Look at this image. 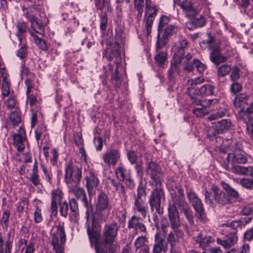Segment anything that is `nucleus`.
Returning <instances> with one entry per match:
<instances>
[{"label": "nucleus", "mask_w": 253, "mask_h": 253, "mask_svg": "<svg viewBox=\"0 0 253 253\" xmlns=\"http://www.w3.org/2000/svg\"><path fill=\"white\" fill-rule=\"evenodd\" d=\"M213 101L214 100H208L207 101H206V104L204 105V107L195 108L193 109V113L198 117H204L208 113V110L206 108V107L207 106L209 107Z\"/></svg>", "instance_id": "obj_36"}, {"label": "nucleus", "mask_w": 253, "mask_h": 253, "mask_svg": "<svg viewBox=\"0 0 253 253\" xmlns=\"http://www.w3.org/2000/svg\"><path fill=\"white\" fill-rule=\"evenodd\" d=\"M84 180L85 181V187L89 196L92 195L94 190L99 184V179L97 174L91 170L85 172Z\"/></svg>", "instance_id": "obj_11"}, {"label": "nucleus", "mask_w": 253, "mask_h": 253, "mask_svg": "<svg viewBox=\"0 0 253 253\" xmlns=\"http://www.w3.org/2000/svg\"><path fill=\"white\" fill-rule=\"evenodd\" d=\"M154 19H153V16H147L145 19L144 25L145 29L144 31L146 32L147 36L149 35L151 33L152 24Z\"/></svg>", "instance_id": "obj_51"}, {"label": "nucleus", "mask_w": 253, "mask_h": 253, "mask_svg": "<svg viewBox=\"0 0 253 253\" xmlns=\"http://www.w3.org/2000/svg\"><path fill=\"white\" fill-rule=\"evenodd\" d=\"M127 157L131 165L138 163V156L133 151H128L127 153Z\"/></svg>", "instance_id": "obj_63"}, {"label": "nucleus", "mask_w": 253, "mask_h": 253, "mask_svg": "<svg viewBox=\"0 0 253 253\" xmlns=\"http://www.w3.org/2000/svg\"><path fill=\"white\" fill-rule=\"evenodd\" d=\"M223 165L224 166L225 169H227L228 171L236 174H243V166L236 165L230 167L228 165V162L227 163L225 162H224Z\"/></svg>", "instance_id": "obj_45"}, {"label": "nucleus", "mask_w": 253, "mask_h": 253, "mask_svg": "<svg viewBox=\"0 0 253 253\" xmlns=\"http://www.w3.org/2000/svg\"><path fill=\"white\" fill-rule=\"evenodd\" d=\"M126 169L125 168L123 164L120 163L115 170V173L117 179L121 181H124L127 177V175L126 174Z\"/></svg>", "instance_id": "obj_38"}, {"label": "nucleus", "mask_w": 253, "mask_h": 253, "mask_svg": "<svg viewBox=\"0 0 253 253\" xmlns=\"http://www.w3.org/2000/svg\"><path fill=\"white\" fill-rule=\"evenodd\" d=\"M181 212H183L191 226L194 225L193 216L190 211V208L187 203L177 207Z\"/></svg>", "instance_id": "obj_32"}, {"label": "nucleus", "mask_w": 253, "mask_h": 253, "mask_svg": "<svg viewBox=\"0 0 253 253\" xmlns=\"http://www.w3.org/2000/svg\"><path fill=\"white\" fill-rule=\"evenodd\" d=\"M224 226L227 228L230 227L234 230H237L239 228H242V226H243L240 219L234 220L230 222L227 223L226 224H224Z\"/></svg>", "instance_id": "obj_56"}, {"label": "nucleus", "mask_w": 253, "mask_h": 253, "mask_svg": "<svg viewBox=\"0 0 253 253\" xmlns=\"http://www.w3.org/2000/svg\"><path fill=\"white\" fill-rule=\"evenodd\" d=\"M238 241L236 232L233 231L226 235L223 239L217 238L216 242L218 245L222 246L224 249H229L234 246Z\"/></svg>", "instance_id": "obj_17"}, {"label": "nucleus", "mask_w": 253, "mask_h": 253, "mask_svg": "<svg viewBox=\"0 0 253 253\" xmlns=\"http://www.w3.org/2000/svg\"><path fill=\"white\" fill-rule=\"evenodd\" d=\"M188 42L185 39L179 41L178 43L174 47V54L172 57L181 60V56L184 55L185 50L187 49Z\"/></svg>", "instance_id": "obj_25"}, {"label": "nucleus", "mask_w": 253, "mask_h": 253, "mask_svg": "<svg viewBox=\"0 0 253 253\" xmlns=\"http://www.w3.org/2000/svg\"><path fill=\"white\" fill-rule=\"evenodd\" d=\"M168 249V244L165 240L161 237L160 233H156L155 235V243L153 245L152 253H161L162 252L165 253Z\"/></svg>", "instance_id": "obj_22"}, {"label": "nucleus", "mask_w": 253, "mask_h": 253, "mask_svg": "<svg viewBox=\"0 0 253 253\" xmlns=\"http://www.w3.org/2000/svg\"><path fill=\"white\" fill-rule=\"evenodd\" d=\"M12 248V243L9 240L6 242L5 248H3V238L1 234H0V253H11Z\"/></svg>", "instance_id": "obj_49"}, {"label": "nucleus", "mask_w": 253, "mask_h": 253, "mask_svg": "<svg viewBox=\"0 0 253 253\" xmlns=\"http://www.w3.org/2000/svg\"><path fill=\"white\" fill-rule=\"evenodd\" d=\"M78 185H74L70 187V192L72 193L77 199L79 200L82 203L83 206L86 209L85 218L88 222L90 215L93 214V207L91 203V200H88L85 190L83 188L79 187Z\"/></svg>", "instance_id": "obj_5"}, {"label": "nucleus", "mask_w": 253, "mask_h": 253, "mask_svg": "<svg viewBox=\"0 0 253 253\" xmlns=\"http://www.w3.org/2000/svg\"><path fill=\"white\" fill-rule=\"evenodd\" d=\"M13 145L19 152H22L25 148L24 141L26 140V134L24 129L19 127V130L12 136Z\"/></svg>", "instance_id": "obj_20"}, {"label": "nucleus", "mask_w": 253, "mask_h": 253, "mask_svg": "<svg viewBox=\"0 0 253 253\" xmlns=\"http://www.w3.org/2000/svg\"><path fill=\"white\" fill-rule=\"evenodd\" d=\"M180 57L181 59L180 64H181L183 65V69L184 70L191 72L195 68L201 74L204 72L206 66L199 60L194 59L192 62H190L192 58V55L190 53H188L185 56L182 55Z\"/></svg>", "instance_id": "obj_7"}, {"label": "nucleus", "mask_w": 253, "mask_h": 253, "mask_svg": "<svg viewBox=\"0 0 253 253\" xmlns=\"http://www.w3.org/2000/svg\"><path fill=\"white\" fill-rule=\"evenodd\" d=\"M107 15L106 12H102L100 15V29L102 31H105L107 28Z\"/></svg>", "instance_id": "obj_62"}, {"label": "nucleus", "mask_w": 253, "mask_h": 253, "mask_svg": "<svg viewBox=\"0 0 253 253\" xmlns=\"http://www.w3.org/2000/svg\"><path fill=\"white\" fill-rule=\"evenodd\" d=\"M110 201L108 196L104 192L98 195L96 205V211L92 215V224H94L96 219H101L105 220L108 217L111 209Z\"/></svg>", "instance_id": "obj_2"}, {"label": "nucleus", "mask_w": 253, "mask_h": 253, "mask_svg": "<svg viewBox=\"0 0 253 253\" xmlns=\"http://www.w3.org/2000/svg\"><path fill=\"white\" fill-rule=\"evenodd\" d=\"M221 185L222 188L226 191L229 197L230 196L231 198L235 199H237L239 198V194L238 192L235 189L232 188L228 184L222 181L221 182Z\"/></svg>", "instance_id": "obj_39"}, {"label": "nucleus", "mask_w": 253, "mask_h": 253, "mask_svg": "<svg viewBox=\"0 0 253 253\" xmlns=\"http://www.w3.org/2000/svg\"><path fill=\"white\" fill-rule=\"evenodd\" d=\"M199 91V88H196L193 86H191L187 88L188 94L192 100L193 103H195L197 105H201L203 106L201 104V101L199 98V96H201Z\"/></svg>", "instance_id": "obj_30"}, {"label": "nucleus", "mask_w": 253, "mask_h": 253, "mask_svg": "<svg viewBox=\"0 0 253 253\" xmlns=\"http://www.w3.org/2000/svg\"><path fill=\"white\" fill-rule=\"evenodd\" d=\"M226 113L227 111L225 109H221L215 113L211 114L208 119L209 121L215 120L224 116Z\"/></svg>", "instance_id": "obj_53"}, {"label": "nucleus", "mask_w": 253, "mask_h": 253, "mask_svg": "<svg viewBox=\"0 0 253 253\" xmlns=\"http://www.w3.org/2000/svg\"><path fill=\"white\" fill-rule=\"evenodd\" d=\"M121 153L117 149L111 148L108 149L105 153H103L102 158L105 164L107 166L116 165L120 160Z\"/></svg>", "instance_id": "obj_14"}, {"label": "nucleus", "mask_w": 253, "mask_h": 253, "mask_svg": "<svg viewBox=\"0 0 253 253\" xmlns=\"http://www.w3.org/2000/svg\"><path fill=\"white\" fill-rule=\"evenodd\" d=\"M231 69L230 65L223 64L218 68L217 72V76L219 77H225L229 73Z\"/></svg>", "instance_id": "obj_47"}, {"label": "nucleus", "mask_w": 253, "mask_h": 253, "mask_svg": "<svg viewBox=\"0 0 253 253\" xmlns=\"http://www.w3.org/2000/svg\"><path fill=\"white\" fill-rule=\"evenodd\" d=\"M34 39L36 44L42 50L46 51L48 49V47L45 40L39 38L37 35L34 36Z\"/></svg>", "instance_id": "obj_50"}, {"label": "nucleus", "mask_w": 253, "mask_h": 253, "mask_svg": "<svg viewBox=\"0 0 253 253\" xmlns=\"http://www.w3.org/2000/svg\"><path fill=\"white\" fill-rule=\"evenodd\" d=\"M46 130V127L43 125H40L38 126L35 131V137L36 140L39 141L41 138L42 135Z\"/></svg>", "instance_id": "obj_61"}, {"label": "nucleus", "mask_w": 253, "mask_h": 253, "mask_svg": "<svg viewBox=\"0 0 253 253\" xmlns=\"http://www.w3.org/2000/svg\"><path fill=\"white\" fill-rule=\"evenodd\" d=\"M133 209L139 212L143 218L147 216L148 207L145 201H134Z\"/></svg>", "instance_id": "obj_29"}, {"label": "nucleus", "mask_w": 253, "mask_h": 253, "mask_svg": "<svg viewBox=\"0 0 253 253\" xmlns=\"http://www.w3.org/2000/svg\"><path fill=\"white\" fill-rule=\"evenodd\" d=\"M143 217L133 215L128 221V228L134 229L136 232L146 233L147 229L143 222Z\"/></svg>", "instance_id": "obj_16"}, {"label": "nucleus", "mask_w": 253, "mask_h": 253, "mask_svg": "<svg viewBox=\"0 0 253 253\" xmlns=\"http://www.w3.org/2000/svg\"><path fill=\"white\" fill-rule=\"evenodd\" d=\"M249 96L246 94L241 93L237 95L233 103L236 108H240L237 117L243 122H248L253 125V103H248Z\"/></svg>", "instance_id": "obj_1"}, {"label": "nucleus", "mask_w": 253, "mask_h": 253, "mask_svg": "<svg viewBox=\"0 0 253 253\" xmlns=\"http://www.w3.org/2000/svg\"><path fill=\"white\" fill-rule=\"evenodd\" d=\"M191 204L195 210L196 217L201 221L205 222L207 219V216L201 200L199 199Z\"/></svg>", "instance_id": "obj_24"}, {"label": "nucleus", "mask_w": 253, "mask_h": 253, "mask_svg": "<svg viewBox=\"0 0 253 253\" xmlns=\"http://www.w3.org/2000/svg\"><path fill=\"white\" fill-rule=\"evenodd\" d=\"M112 244L104 242L102 244L96 243L95 245V252L96 253H113L112 248Z\"/></svg>", "instance_id": "obj_35"}, {"label": "nucleus", "mask_w": 253, "mask_h": 253, "mask_svg": "<svg viewBox=\"0 0 253 253\" xmlns=\"http://www.w3.org/2000/svg\"><path fill=\"white\" fill-rule=\"evenodd\" d=\"M124 181L128 189L132 190L134 188L135 184L130 173L127 174V177Z\"/></svg>", "instance_id": "obj_59"}, {"label": "nucleus", "mask_w": 253, "mask_h": 253, "mask_svg": "<svg viewBox=\"0 0 253 253\" xmlns=\"http://www.w3.org/2000/svg\"><path fill=\"white\" fill-rule=\"evenodd\" d=\"M95 4L97 9L102 10L106 8L107 12H111L110 0H95Z\"/></svg>", "instance_id": "obj_44"}, {"label": "nucleus", "mask_w": 253, "mask_h": 253, "mask_svg": "<svg viewBox=\"0 0 253 253\" xmlns=\"http://www.w3.org/2000/svg\"><path fill=\"white\" fill-rule=\"evenodd\" d=\"M70 208V216L74 217L76 219L79 215L78 204L75 198H72L69 201Z\"/></svg>", "instance_id": "obj_37"}, {"label": "nucleus", "mask_w": 253, "mask_h": 253, "mask_svg": "<svg viewBox=\"0 0 253 253\" xmlns=\"http://www.w3.org/2000/svg\"><path fill=\"white\" fill-rule=\"evenodd\" d=\"M56 231L52 234L51 243L56 253H61L62 250L60 244L66 241V234L63 224H59L54 226Z\"/></svg>", "instance_id": "obj_8"}, {"label": "nucleus", "mask_w": 253, "mask_h": 253, "mask_svg": "<svg viewBox=\"0 0 253 253\" xmlns=\"http://www.w3.org/2000/svg\"><path fill=\"white\" fill-rule=\"evenodd\" d=\"M9 118L10 122L14 126L17 125L21 121L20 117L17 112L11 113Z\"/></svg>", "instance_id": "obj_64"}, {"label": "nucleus", "mask_w": 253, "mask_h": 253, "mask_svg": "<svg viewBox=\"0 0 253 253\" xmlns=\"http://www.w3.org/2000/svg\"><path fill=\"white\" fill-rule=\"evenodd\" d=\"M165 200V194L161 183L156 184L149 198L148 202L151 211H153L155 209L158 214H162L163 213V209L161 208V203L162 201Z\"/></svg>", "instance_id": "obj_3"}, {"label": "nucleus", "mask_w": 253, "mask_h": 253, "mask_svg": "<svg viewBox=\"0 0 253 253\" xmlns=\"http://www.w3.org/2000/svg\"><path fill=\"white\" fill-rule=\"evenodd\" d=\"M146 172L155 182V185L161 183L163 173L161 167L157 163L152 161L148 162L146 165Z\"/></svg>", "instance_id": "obj_9"}, {"label": "nucleus", "mask_w": 253, "mask_h": 253, "mask_svg": "<svg viewBox=\"0 0 253 253\" xmlns=\"http://www.w3.org/2000/svg\"><path fill=\"white\" fill-rule=\"evenodd\" d=\"M169 19L166 16H163L161 17L159 21L158 30L161 31L165 27L170 25L169 23Z\"/></svg>", "instance_id": "obj_57"}, {"label": "nucleus", "mask_w": 253, "mask_h": 253, "mask_svg": "<svg viewBox=\"0 0 253 253\" xmlns=\"http://www.w3.org/2000/svg\"><path fill=\"white\" fill-rule=\"evenodd\" d=\"M240 213L243 215H250L253 214V203L245 206Z\"/></svg>", "instance_id": "obj_60"}, {"label": "nucleus", "mask_w": 253, "mask_h": 253, "mask_svg": "<svg viewBox=\"0 0 253 253\" xmlns=\"http://www.w3.org/2000/svg\"><path fill=\"white\" fill-rule=\"evenodd\" d=\"M157 46V45H156ZM161 49H158L156 48L157 54L155 56L156 63L162 68H165L166 64L168 63L167 61V54L165 52H160Z\"/></svg>", "instance_id": "obj_34"}, {"label": "nucleus", "mask_w": 253, "mask_h": 253, "mask_svg": "<svg viewBox=\"0 0 253 253\" xmlns=\"http://www.w3.org/2000/svg\"><path fill=\"white\" fill-rule=\"evenodd\" d=\"M82 178V169L81 166L74 165L68 163L65 166L64 180L69 187L79 185Z\"/></svg>", "instance_id": "obj_4"}, {"label": "nucleus", "mask_w": 253, "mask_h": 253, "mask_svg": "<svg viewBox=\"0 0 253 253\" xmlns=\"http://www.w3.org/2000/svg\"><path fill=\"white\" fill-rule=\"evenodd\" d=\"M177 27L174 25H170L161 31L164 32V34L161 38L160 37V34L158 36V40L156 43L157 45V50L162 49L168 42L169 39L173 35L176 34L177 32Z\"/></svg>", "instance_id": "obj_12"}, {"label": "nucleus", "mask_w": 253, "mask_h": 253, "mask_svg": "<svg viewBox=\"0 0 253 253\" xmlns=\"http://www.w3.org/2000/svg\"><path fill=\"white\" fill-rule=\"evenodd\" d=\"M218 46L219 44L214 38L210 33L207 34V39L203 40L200 43V46L203 49L207 48L209 50H211Z\"/></svg>", "instance_id": "obj_26"}, {"label": "nucleus", "mask_w": 253, "mask_h": 253, "mask_svg": "<svg viewBox=\"0 0 253 253\" xmlns=\"http://www.w3.org/2000/svg\"><path fill=\"white\" fill-rule=\"evenodd\" d=\"M211 189L213 192V197L216 203L224 206L231 203L229 196L220 190L218 187L213 185Z\"/></svg>", "instance_id": "obj_19"}, {"label": "nucleus", "mask_w": 253, "mask_h": 253, "mask_svg": "<svg viewBox=\"0 0 253 253\" xmlns=\"http://www.w3.org/2000/svg\"><path fill=\"white\" fill-rule=\"evenodd\" d=\"M178 210V207L171 205V203H169L168 206V217L172 229L179 228L181 225Z\"/></svg>", "instance_id": "obj_15"}, {"label": "nucleus", "mask_w": 253, "mask_h": 253, "mask_svg": "<svg viewBox=\"0 0 253 253\" xmlns=\"http://www.w3.org/2000/svg\"><path fill=\"white\" fill-rule=\"evenodd\" d=\"M199 89L200 94L201 96H209L213 94L214 87L211 84H204Z\"/></svg>", "instance_id": "obj_43"}, {"label": "nucleus", "mask_w": 253, "mask_h": 253, "mask_svg": "<svg viewBox=\"0 0 253 253\" xmlns=\"http://www.w3.org/2000/svg\"><path fill=\"white\" fill-rule=\"evenodd\" d=\"M213 241V239L211 236H207L204 233H200L197 237L196 242L199 244V246L204 250L208 245Z\"/></svg>", "instance_id": "obj_31"}, {"label": "nucleus", "mask_w": 253, "mask_h": 253, "mask_svg": "<svg viewBox=\"0 0 253 253\" xmlns=\"http://www.w3.org/2000/svg\"><path fill=\"white\" fill-rule=\"evenodd\" d=\"M184 12L189 18L194 17L198 14L199 10L191 0H184L180 4Z\"/></svg>", "instance_id": "obj_21"}, {"label": "nucleus", "mask_w": 253, "mask_h": 253, "mask_svg": "<svg viewBox=\"0 0 253 253\" xmlns=\"http://www.w3.org/2000/svg\"><path fill=\"white\" fill-rule=\"evenodd\" d=\"M87 232L91 244H92V242H94L95 245L96 243H99L98 240L99 238L100 234L97 231L93 229L91 230L89 226H88Z\"/></svg>", "instance_id": "obj_46"}, {"label": "nucleus", "mask_w": 253, "mask_h": 253, "mask_svg": "<svg viewBox=\"0 0 253 253\" xmlns=\"http://www.w3.org/2000/svg\"><path fill=\"white\" fill-rule=\"evenodd\" d=\"M239 183L244 188L252 189L253 188V178L252 179L242 178L240 179Z\"/></svg>", "instance_id": "obj_55"}, {"label": "nucleus", "mask_w": 253, "mask_h": 253, "mask_svg": "<svg viewBox=\"0 0 253 253\" xmlns=\"http://www.w3.org/2000/svg\"><path fill=\"white\" fill-rule=\"evenodd\" d=\"M119 227L115 222L106 224L103 231V241L106 243L113 244L117 235Z\"/></svg>", "instance_id": "obj_10"}, {"label": "nucleus", "mask_w": 253, "mask_h": 253, "mask_svg": "<svg viewBox=\"0 0 253 253\" xmlns=\"http://www.w3.org/2000/svg\"><path fill=\"white\" fill-rule=\"evenodd\" d=\"M232 126L230 119H223L215 123V130L217 133H221L228 130Z\"/></svg>", "instance_id": "obj_28"}, {"label": "nucleus", "mask_w": 253, "mask_h": 253, "mask_svg": "<svg viewBox=\"0 0 253 253\" xmlns=\"http://www.w3.org/2000/svg\"><path fill=\"white\" fill-rule=\"evenodd\" d=\"M119 185L114 179L108 177L105 180V189L109 193H115L118 190Z\"/></svg>", "instance_id": "obj_33"}, {"label": "nucleus", "mask_w": 253, "mask_h": 253, "mask_svg": "<svg viewBox=\"0 0 253 253\" xmlns=\"http://www.w3.org/2000/svg\"><path fill=\"white\" fill-rule=\"evenodd\" d=\"M171 205L178 207L187 203L184 197V190L181 185L175 184V188L170 192Z\"/></svg>", "instance_id": "obj_13"}, {"label": "nucleus", "mask_w": 253, "mask_h": 253, "mask_svg": "<svg viewBox=\"0 0 253 253\" xmlns=\"http://www.w3.org/2000/svg\"><path fill=\"white\" fill-rule=\"evenodd\" d=\"M16 27L18 31L17 36L18 37L19 40L20 41V43H21L22 40V35L26 31V25L24 23H18L17 24Z\"/></svg>", "instance_id": "obj_58"}, {"label": "nucleus", "mask_w": 253, "mask_h": 253, "mask_svg": "<svg viewBox=\"0 0 253 253\" xmlns=\"http://www.w3.org/2000/svg\"><path fill=\"white\" fill-rule=\"evenodd\" d=\"M122 33L121 32H116L115 35V41L114 42V46L116 48V52L114 56L116 57V60L118 62L121 61L120 53L121 51L119 49L120 43L119 42L121 41V36Z\"/></svg>", "instance_id": "obj_40"}, {"label": "nucleus", "mask_w": 253, "mask_h": 253, "mask_svg": "<svg viewBox=\"0 0 253 253\" xmlns=\"http://www.w3.org/2000/svg\"><path fill=\"white\" fill-rule=\"evenodd\" d=\"M181 60L172 57L170 67L168 71V78L171 81L174 79L175 73H179L180 72L179 65Z\"/></svg>", "instance_id": "obj_27"}, {"label": "nucleus", "mask_w": 253, "mask_h": 253, "mask_svg": "<svg viewBox=\"0 0 253 253\" xmlns=\"http://www.w3.org/2000/svg\"><path fill=\"white\" fill-rule=\"evenodd\" d=\"M180 57L181 59L180 64H181L183 65V69L184 70L191 72L195 68L201 74L204 72L206 66L199 60L194 59L192 62H190L192 58V55L190 53H188L185 56L182 55Z\"/></svg>", "instance_id": "obj_6"}, {"label": "nucleus", "mask_w": 253, "mask_h": 253, "mask_svg": "<svg viewBox=\"0 0 253 253\" xmlns=\"http://www.w3.org/2000/svg\"><path fill=\"white\" fill-rule=\"evenodd\" d=\"M148 238L146 236H141L138 237L134 243L135 251H136L140 248L147 245L146 243H148Z\"/></svg>", "instance_id": "obj_48"}, {"label": "nucleus", "mask_w": 253, "mask_h": 253, "mask_svg": "<svg viewBox=\"0 0 253 253\" xmlns=\"http://www.w3.org/2000/svg\"><path fill=\"white\" fill-rule=\"evenodd\" d=\"M146 193L145 187L141 182L137 189V194L134 196V201L146 200Z\"/></svg>", "instance_id": "obj_41"}, {"label": "nucleus", "mask_w": 253, "mask_h": 253, "mask_svg": "<svg viewBox=\"0 0 253 253\" xmlns=\"http://www.w3.org/2000/svg\"><path fill=\"white\" fill-rule=\"evenodd\" d=\"M230 79L232 82H236L240 78V69L237 66H234L231 69Z\"/></svg>", "instance_id": "obj_54"}, {"label": "nucleus", "mask_w": 253, "mask_h": 253, "mask_svg": "<svg viewBox=\"0 0 253 253\" xmlns=\"http://www.w3.org/2000/svg\"><path fill=\"white\" fill-rule=\"evenodd\" d=\"M210 60L215 65L218 66L227 60V57L221 54L219 45L212 49L210 54Z\"/></svg>", "instance_id": "obj_23"}, {"label": "nucleus", "mask_w": 253, "mask_h": 253, "mask_svg": "<svg viewBox=\"0 0 253 253\" xmlns=\"http://www.w3.org/2000/svg\"><path fill=\"white\" fill-rule=\"evenodd\" d=\"M186 192L189 201L192 203L200 199L191 188H186Z\"/></svg>", "instance_id": "obj_52"}, {"label": "nucleus", "mask_w": 253, "mask_h": 253, "mask_svg": "<svg viewBox=\"0 0 253 253\" xmlns=\"http://www.w3.org/2000/svg\"><path fill=\"white\" fill-rule=\"evenodd\" d=\"M232 157V161L234 163L245 164L247 162L245 153L242 150L241 145H236L232 154H228L227 159L229 161Z\"/></svg>", "instance_id": "obj_18"}, {"label": "nucleus", "mask_w": 253, "mask_h": 253, "mask_svg": "<svg viewBox=\"0 0 253 253\" xmlns=\"http://www.w3.org/2000/svg\"><path fill=\"white\" fill-rule=\"evenodd\" d=\"M31 23V27L38 34L43 35L44 32V27L42 23H39L36 17Z\"/></svg>", "instance_id": "obj_42"}]
</instances>
